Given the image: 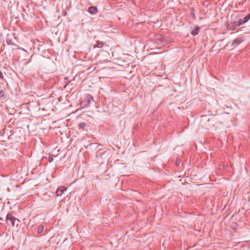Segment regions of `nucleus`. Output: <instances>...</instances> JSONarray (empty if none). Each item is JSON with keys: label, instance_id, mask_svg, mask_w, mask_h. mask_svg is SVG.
I'll use <instances>...</instances> for the list:
<instances>
[{"label": "nucleus", "instance_id": "1", "mask_svg": "<svg viewBox=\"0 0 250 250\" xmlns=\"http://www.w3.org/2000/svg\"><path fill=\"white\" fill-rule=\"evenodd\" d=\"M215 117L209 115H203L201 116L200 125L206 129H209L214 125L215 123Z\"/></svg>", "mask_w": 250, "mask_h": 250}, {"label": "nucleus", "instance_id": "2", "mask_svg": "<svg viewBox=\"0 0 250 250\" xmlns=\"http://www.w3.org/2000/svg\"><path fill=\"white\" fill-rule=\"evenodd\" d=\"M17 222V226H18L20 220L15 217L12 214L8 213L6 216V223L8 225H11L13 227L15 226V223Z\"/></svg>", "mask_w": 250, "mask_h": 250}, {"label": "nucleus", "instance_id": "3", "mask_svg": "<svg viewBox=\"0 0 250 250\" xmlns=\"http://www.w3.org/2000/svg\"><path fill=\"white\" fill-rule=\"evenodd\" d=\"M93 101V97L90 94H87L85 96L83 100L82 101V104L84 107H88L90 106L91 102Z\"/></svg>", "mask_w": 250, "mask_h": 250}, {"label": "nucleus", "instance_id": "4", "mask_svg": "<svg viewBox=\"0 0 250 250\" xmlns=\"http://www.w3.org/2000/svg\"><path fill=\"white\" fill-rule=\"evenodd\" d=\"M239 26H240V22H239L237 18H236L235 20H232L230 21L229 23L228 24V28L231 30H234Z\"/></svg>", "mask_w": 250, "mask_h": 250}, {"label": "nucleus", "instance_id": "5", "mask_svg": "<svg viewBox=\"0 0 250 250\" xmlns=\"http://www.w3.org/2000/svg\"><path fill=\"white\" fill-rule=\"evenodd\" d=\"M88 12L92 15L95 14L98 12V9L96 6H90L88 9Z\"/></svg>", "mask_w": 250, "mask_h": 250}, {"label": "nucleus", "instance_id": "6", "mask_svg": "<svg viewBox=\"0 0 250 250\" xmlns=\"http://www.w3.org/2000/svg\"><path fill=\"white\" fill-rule=\"evenodd\" d=\"M66 189V188H64L63 187H60L58 188L56 191L57 195L61 196L63 193V191Z\"/></svg>", "mask_w": 250, "mask_h": 250}, {"label": "nucleus", "instance_id": "7", "mask_svg": "<svg viewBox=\"0 0 250 250\" xmlns=\"http://www.w3.org/2000/svg\"><path fill=\"white\" fill-rule=\"evenodd\" d=\"M200 27L196 26L194 29H193L191 32V34L193 36L197 35L200 31Z\"/></svg>", "mask_w": 250, "mask_h": 250}, {"label": "nucleus", "instance_id": "8", "mask_svg": "<svg viewBox=\"0 0 250 250\" xmlns=\"http://www.w3.org/2000/svg\"><path fill=\"white\" fill-rule=\"evenodd\" d=\"M243 41L242 38H237L232 43V45H233L234 44L238 45L240 43H241Z\"/></svg>", "mask_w": 250, "mask_h": 250}, {"label": "nucleus", "instance_id": "9", "mask_svg": "<svg viewBox=\"0 0 250 250\" xmlns=\"http://www.w3.org/2000/svg\"><path fill=\"white\" fill-rule=\"evenodd\" d=\"M96 44L94 46V48H95V47H98V48H102L104 46V42H101V41H97L96 42Z\"/></svg>", "mask_w": 250, "mask_h": 250}, {"label": "nucleus", "instance_id": "10", "mask_svg": "<svg viewBox=\"0 0 250 250\" xmlns=\"http://www.w3.org/2000/svg\"><path fill=\"white\" fill-rule=\"evenodd\" d=\"M78 126L80 129L83 130L86 126V124L84 122L81 123L78 125Z\"/></svg>", "mask_w": 250, "mask_h": 250}, {"label": "nucleus", "instance_id": "11", "mask_svg": "<svg viewBox=\"0 0 250 250\" xmlns=\"http://www.w3.org/2000/svg\"><path fill=\"white\" fill-rule=\"evenodd\" d=\"M44 230V226L43 225H39L38 227L37 232L39 234H42Z\"/></svg>", "mask_w": 250, "mask_h": 250}, {"label": "nucleus", "instance_id": "12", "mask_svg": "<svg viewBox=\"0 0 250 250\" xmlns=\"http://www.w3.org/2000/svg\"><path fill=\"white\" fill-rule=\"evenodd\" d=\"M23 224H25L26 226H28L30 225V220L28 219L24 218L23 220Z\"/></svg>", "mask_w": 250, "mask_h": 250}, {"label": "nucleus", "instance_id": "13", "mask_svg": "<svg viewBox=\"0 0 250 250\" xmlns=\"http://www.w3.org/2000/svg\"><path fill=\"white\" fill-rule=\"evenodd\" d=\"M8 131H9V130L7 129L6 128H3L0 132L1 136H3L4 135V134L5 133H6V132H8Z\"/></svg>", "mask_w": 250, "mask_h": 250}, {"label": "nucleus", "instance_id": "14", "mask_svg": "<svg viewBox=\"0 0 250 250\" xmlns=\"http://www.w3.org/2000/svg\"><path fill=\"white\" fill-rule=\"evenodd\" d=\"M244 21L247 22L250 19V13L245 17L243 18Z\"/></svg>", "mask_w": 250, "mask_h": 250}, {"label": "nucleus", "instance_id": "15", "mask_svg": "<svg viewBox=\"0 0 250 250\" xmlns=\"http://www.w3.org/2000/svg\"><path fill=\"white\" fill-rule=\"evenodd\" d=\"M53 157H54V156H53V155L50 154L49 156H48V161L49 162H52L53 160Z\"/></svg>", "mask_w": 250, "mask_h": 250}, {"label": "nucleus", "instance_id": "16", "mask_svg": "<svg viewBox=\"0 0 250 250\" xmlns=\"http://www.w3.org/2000/svg\"><path fill=\"white\" fill-rule=\"evenodd\" d=\"M237 20L239 21V22H240V25L246 23V21H244V20L243 19H239L237 18Z\"/></svg>", "mask_w": 250, "mask_h": 250}, {"label": "nucleus", "instance_id": "17", "mask_svg": "<svg viewBox=\"0 0 250 250\" xmlns=\"http://www.w3.org/2000/svg\"><path fill=\"white\" fill-rule=\"evenodd\" d=\"M13 45H14L15 48H12L13 49H21V50H23V51H25V50H24V49L21 48V47H19L17 45H16V44H14Z\"/></svg>", "mask_w": 250, "mask_h": 250}, {"label": "nucleus", "instance_id": "18", "mask_svg": "<svg viewBox=\"0 0 250 250\" xmlns=\"http://www.w3.org/2000/svg\"><path fill=\"white\" fill-rule=\"evenodd\" d=\"M4 96V91L2 90H0V98L3 97Z\"/></svg>", "mask_w": 250, "mask_h": 250}, {"label": "nucleus", "instance_id": "19", "mask_svg": "<svg viewBox=\"0 0 250 250\" xmlns=\"http://www.w3.org/2000/svg\"><path fill=\"white\" fill-rule=\"evenodd\" d=\"M0 78L2 80H4V75L3 73L1 71H0Z\"/></svg>", "mask_w": 250, "mask_h": 250}, {"label": "nucleus", "instance_id": "20", "mask_svg": "<svg viewBox=\"0 0 250 250\" xmlns=\"http://www.w3.org/2000/svg\"><path fill=\"white\" fill-rule=\"evenodd\" d=\"M6 42H7V43L8 44H10V45H12V42L11 40H6Z\"/></svg>", "mask_w": 250, "mask_h": 250}, {"label": "nucleus", "instance_id": "21", "mask_svg": "<svg viewBox=\"0 0 250 250\" xmlns=\"http://www.w3.org/2000/svg\"><path fill=\"white\" fill-rule=\"evenodd\" d=\"M11 135H10L8 136V138L10 139H11L12 138V137H11Z\"/></svg>", "mask_w": 250, "mask_h": 250}, {"label": "nucleus", "instance_id": "22", "mask_svg": "<svg viewBox=\"0 0 250 250\" xmlns=\"http://www.w3.org/2000/svg\"><path fill=\"white\" fill-rule=\"evenodd\" d=\"M176 165H178V161H176Z\"/></svg>", "mask_w": 250, "mask_h": 250}]
</instances>
